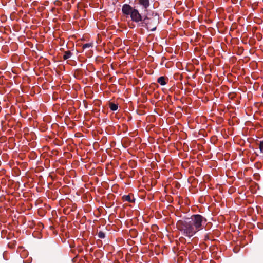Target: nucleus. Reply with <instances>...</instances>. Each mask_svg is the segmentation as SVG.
<instances>
[{
    "label": "nucleus",
    "instance_id": "nucleus-1",
    "mask_svg": "<svg viewBox=\"0 0 263 263\" xmlns=\"http://www.w3.org/2000/svg\"><path fill=\"white\" fill-rule=\"evenodd\" d=\"M206 222L205 217L199 214H194L184 220H179L177 227L184 236L191 238L204 228Z\"/></svg>",
    "mask_w": 263,
    "mask_h": 263
},
{
    "label": "nucleus",
    "instance_id": "nucleus-2",
    "mask_svg": "<svg viewBox=\"0 0 263 263\" xmlns=\"http://www.w3.org/2000/svg\"><path fill=\"white\" fill-rule=\"evenodd\" d=\"M122 13L126 16H130L131 20L137 23L143 21L142 16L139 11L128 4H124L122 8Z\"/></svg>",
    "mask_w": 263,
    "mask_h": 263
},
{
    "label": "nucleus",
    "instance_id": "nucleus-3",
    "mask_svg": "<svg viewBox=\"0 0 263 263\" xmlns=\"http://www.w3.org/2000/svg\"><path fill=\"white\" fill-rule=\"evenodd\" d=\"M159 23V16L157 14L145 17L141 23L142 27H145L148 30L155 31Z\"/></svg>",
    "mask_w": 263,
    "mask_h": 263
},
{
    "label": "nucleus",
    "instance_id": "nucleus-4",
    "mask_svg": "<svg viewBox=\"0 0 263 263\" xmlns=\"http://www.w3.org/2000/svg\"><path fill=\"white\" fill-rule=\"evenodd\" d=\"M136 2L140 5L142 6L145 10H147L149 6V0H136Z\"/></svg>",
    "mask_w": 263,
    "mask_h": 263
},
{
    "label": "nucleus",
    "instance_id": "nucleus-5",
    "mask_svg": "<svg viewBox=\"0 0 263 263\" xmlns=\"http://www.w3.org/2000/svg\"><path fill=\"white\" fill-rule=\"evenodd\" d=\"M123 199L124 201H128L130 203H133L135 201L133 196L130 195L124 196L123 197Z\"/></svg>",
    "mask_w": 263,
    "mask_h": 263
},
{
    "label": "nucleus",
    "instance_id": "nucleus-6",
    "mask_svg": "<svg viewBox=\"0 0 263 263\" xmlns=\"http://www.w3.org/2000/svg\"><path fill=\"white\" fill-rule=\"evenodd\" d=\"M166 81H167V79L163 76H161L157 79V82L162 86L166 84Z\"/></svg>",
    "mask_w": 263,
    "mask_h": 263
},
{
    "label": "nucleus",
    "instance_id": "nucleus-7",
    "mask_svg": "<svg viewBox=\"0 0 263 263\" xmlns=\"http://www.w3.org/2000/svg\"><path fill=\"white\" fill-rule=\"evenodd\" d=\"M71 53L70 51L68 50L64 52L63 58L64 60H67L70 58L71 56Z\"/></svg>",
    "mask_w": 263,
    "mask_h": 263
},
{
    "label": "nucleus",
    "instance_id": "nucleus-8",
    "mask_svg": "<svg viewBox=\"0 0 263 263\" xmlns=\"http://www.w3.org/2000/svg\"><path fill=\"white\" fill-rule=\"evenodd\" d=\"M109 108L110 110L112 111H115L118 109V105L113 103H111L109 104Z\"/></svg>",
    "mask_w": 263,
    "mask_h": 263
},
{
    "label": "nucleus",
    "instance_id": "nucleus-9",
    "mask_svg": "<svg viewBox=\"0 0 263 263\" xmlns=\"http://www.w3.org/2000/svg\"><path fill=\"white\" fill-rule=\"evenodd\" d=\"M93 44L92 43H86L83 45V48L86 49L87 48H89L92 46Z\"/></svg>",
    "mask_w": 263,
    "mask_h": 263
},
{
    "label": "nucleus",
    "instance_id": "nucleus-10",
    "mask_svg": "<svg viewBox=\"0 0 263 263\" xmlns=\"http://www.w3.org/2000/svg\"><path fill=\"white\" fill-rule=\"evenodd\" d=\"M98 236L100 238H104L105 237V234L102 232H99L98 233Z\"/></svg>",
    "mask_w": 263,
    "mask_h": 263
},
{
    "label": "nucleus",
    "instance_id": "nucleus-11",
    "mask_svg": "<svg viewBox=\"0 0 263 263\" xmlns=\"http://www.w3.org/2000/svg\"><path fill=\"white\" fill-rule=\"evenodd\" d=\"M259 147L260 152L263 153V141L260 142Z\"/></svg>",
    "mask_w": 263,
    "mask_h": 263
}]
</instances>
